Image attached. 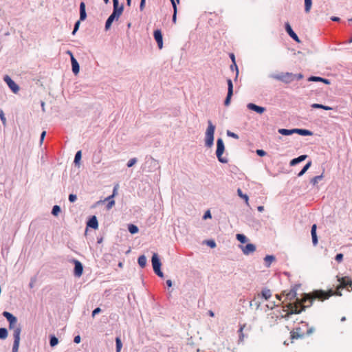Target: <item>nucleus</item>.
Listing matches in <instances>:
<instances>
[{"mask_svg": "<svg viewBox=\"0 0 352 352\" xmlns=\"http://www.w3.org/2000/svg\"><path fill=\"white\" fill-rule=\"evenodd\" d=\"M77 199V197L74 194H70L69 195V201L72 203L74 202Z\"/></svg>", "mask_w": 352, "mask_h": 352, "instance_id": "5fc2aeb1", "label": "nucleus"}, {"mask_svg": "<svg viewBox=\"0 0 352 352\" xmlns=\"http://www.w3.org/2000/svg\"><path fill=\"white\" fill-rule=\"evenodd\" d=\"M87 226L93 229H97L98 227V222L96 216H92L87 221Z\"/></svg>", "mask_w": 352, "mask_h": 352, "instance_id": "a211bd4d", "label": "nucleus"}, {"mask_svg": "<svg viewBox=\"0 0 352 352\" xmlns=\"http://www.w3.org/2000/svg\"><path fill=\"white\" fill-rule=\"evenodd\" d=\"M323 177V175L322 174L320 175H317V176H315L314 177H313L311 179V183L315 186L316 184H318V182L321 180Z\"/></svg>", "mask_w": 352, "mask_h": 352, "instance_id": "79ce46f5", "label": "nucleus"}, {"mask_svg": "<svg viewBox=\"0 0 352 352\" xmlns=\"http://www.w3.org/2000/svg\"><path fill=\"white\" fill-rule=\"evenodd\" d=\"M248 109L250 110L254 111L258 113H263L265 111V108L263 107L258 106L254 103H249L247 105Z\"/></svg>", "mask_w": 352, "mask_h": 352, "instance_id": "2eb2a0df", "label": "nucleus"}, {"mask_svg": "<svg viewBox=\"0 0 352 352\" xmlns=\"http://www.w3.org/2000/svg\"><path fill=\"white\" fill-rule=\"evenodd\" d=\"M278 133L283 135H290L295 133L294 129H280L278 130Z\"/></svg>", "mask_w": 352, "mask_h": 352, "instance_id": "bb28decb", "label": "nucleus"}, {"mask_svg": "<svg viewBox=\"0 0 352 352\" xmlns=\"http://www.w3.org/2000/svg\"><path fill=\"white\" fill-rule=\"evenodd\" d=\"M116 352H120L121 349L122 347V343L120 337L116 338Z\"/></svg>", "mask_w": 352, "mask_h": 352, "instance_id": "c9c22d12", "label": "nucleus"}, {"mask_svg": "<svg viewBox=\"0 0 352 352\" xmlns=\"http://www.w3.org/2000/svg\"><path fill=\"white\" fill-rule=\"evenodd\" d=\"M168 287H170L173 285V283L171 280H167L166 282Z\"/></svg>", "mask_w": 352, "mask_h": 352, "instance_id": "774afa93", "label": "nucleus"}, {"mask_svg": "<svg viewBox=\"0 0 352 352\" xmlns=\"http://www.w3.org/2000/svg\"><path fill=\"white\" fill-rule=\"evenodd\" d=\"M159 168L160 166L157 160H155L152 157L146 158V162L143 170H145L147 172H153Z\"/></svg>", "mask_w": 352, "mask_h": 352, "instance_id": "423d86ee", "label": "nucleus"}, {"mask_svg": "<svg viewBox=\"0 0 352 352\" xmlns=\"http://www.w3.org/2000/svg\"><path fill=\"white\" fill-rule=\"evenodd\" d=\"M227 83H228V94H227V96L224 101V104L226 106H228L230 104L231 97L233 94V84H232V80L228 79Z\"/></svg>", "mask_w": 352, "mask_h": 352, "instance_id": "9d476101", "label": "nucleus"}, {"mask_svg": "<svg viewBox=\"0 0 352 352\" xmlns=\"http://www.w3.org/2000/svg\"><path fill=\"white\" fill-rule=\"evenodd\" d=\"M285 30L287 34L296 42L300 43V40L297 34L294 32L291 25L288 23H285Z\"/></svg>", "mask_w": 352, "mask_h": 352, "instance_id": "4468645a", "label": "nucleus"}, {"mask_svg": "<svg viewBox=\"0 0 352 352\" xmlns=\"http://www.w3.org/2000/svg\"><path fill=\"white\" fill-rule=\"evenodd\" d=\"M46 135V131H43L41 134V138H40V142H41V144L43 142L44 138H45V136Z\"/></svg>", "mask_w": 352, "mask_h": 352, "instance_id": "0e129e2a", "label": "nucleus"}, {"mask_svg": "<svg viewBox=\"0 0 352 352\" xmlns=\"http://www.w3.org/2000/svg\"><path fill=\"white\" fill-rule=\"evenodd\" d=\"M245 326H246L245 324H240L239 329L238 330V333H239L238 342L239 343L243 342L244 340L245 335L243 331V329H245Z\"/></svg>", "mask_w": 352, "mask_h": 352, "instance_id": "b1692460", "label": "nucleus"}, {"mask_svg": "<svg viewBox=\"0 0 352 352\" xmlns=\"http://www.w3.org/2000/svg\"><path fill=\"white\" fill-rule=\"evenodd\" d=\"M335 259L338 262H341L343 260V254L342 253L337 254Z\"/></svg>", "mask_w": 352, "mask_h": 352, "instance_id": "864d4df0", "label": "nucleus"}, {"mask_svg": "<svg viewBox=\"0 0 352 352\" xmlns=\"http://www.w3.org/2000/svg\"><path fill=\"white\" fill-rule=\"evenodd\" d=\"M270 77L287 84L290 83L295 79L294 74L290 72L280 73L278 74H270Z\"/></svg>", "mask_w": 352, "mask_h": 352, "instance_id": "39448f33", "label": "nucleus"}, {"mask_svg": "<svg viewBox=\"0 0 352 352\" xmlns=\"http://www.w3.org/2000/svg\"><path fill=\"white\" fill-rule=\"evenodd\" d=\"M2 315L7 319L9 323H16L17 318L8 311H3Z\"/></svg>", "mask_w": 352, "mask_h": 352, "instance_id": "6ab92c4d", "label": "nucleus"}, {"mask_svg": "<svg viewBox=\"0 0 352 352\" xmlns=\"http://www.w3.org/2000/svg\"><path fill=\"white\" fill-rule=\"evenodd\" d=\"M151 261H152V265H153V268L154 272L158 276L163 278L164 274L161 271V269H160L162 264H161L160 260L158 258V256L157 254H155V253L153 254L152 258H151Z\"/></svg>", "mask_w": 352, "mask_h": 352, "instance_id": "0eeeda50", "label": "nucleus"}, {"mask_svg": "<svg viewBox=\"0 0 352 352\" xmlns=\"http://www.w3.org/2000/svg\"><path fill=\"white\" fill-rule=\"evenodd\" d=\"M237 195L242 199H243L246 203L247 205H249L248 204V196L246 194H243L241 188L237 189Z\"/></svg>", "mask_w": 352, "mask_h": 352, "instance_id": "473e14b6", "label": "nucleus"}, {"mask_svg": "<svg viewBox=\"0 0 352 352\" xmlns=\"http://www.w3.org/2000/svg\"><path fill=\"white\" fill-rule=\"evenodd\" d=\"M296 296V291L294 289H291L288 293L286 294V298L288 300H293Z\"/></svg>", "mask_w": 352, "mask_h": 352, "instance_id": "c756f323", "label": "nucleus"}, {"mask_svg": "<svg viewBox=\"0 0 352 352\" xmlns=\"http://www.w3.org/2000/svg\"><path fill=\"white\" fill-rule=\"evenodd\" d=\"M115 20L117 21L118 19L111 13L105 22V30H108L111 28L112 23Z\"/></svg>", "mask_w": 352, "mask_h": 352, "instance_id": "4be33fe9", "label": "nucleus"}, {"mask_svg": "<svg viewBox=\"0 0 352 352\" xmlns=\"http://www.w3.org/2000/svg\"><path fill=\"white\" fill-rule=\"evenodd\" d=\"M261 295L265 300H268L271 297L272 293L269 289L265 288L262 290Z\"/></svg>", "mask_w": 352, "mask_h": 352, "instance_id": "2f4dec72", "label": "nucleus"}, {"mask_svg": "<svg viewBox=\"0 0 352 352\" xmlns=\"http://www.w3.org/2000/svg\"><path fill=\"white\" fill-rule=\"evenodd\" d=\"M113 6V9L112 14L115 15L118 19H119L123 12L124 6L122 4L120 6L119 4H116Z\"/></svg>", "mask_w": 352, "mask_h": 352, "instance_id": "dca6fc26", "label": "nucleus"}, {"mask_svg": "<svg viewBox=\"0 0 352 352\" xmlns=\"http://www.w3.org/2000/svg\"><path fill=\"white\" fill-rule=\"evenodd\" d=\"M16 323H9V329L14 330L15 328L20 327L19 326H16Z\"/></svg>", "mask_w": 352, "mask_h": 352, "instance_id": "052dcab7", "label": "nucleus"}, {"mask_svg": "<svg viewBox=\"0 0 352 352\" xmlns=\"http://www.w3.org/2000/svg\"><path fill=\"white\" fill-rule=\"evenodd\" d=\"M207 218H211V214L209 210L206 211L204 215V219H206Z\"/></svg>", "mask_w": 352, "mask_h": 352, "instance_id": "e2e57ef3", "label": "nucleus"}, {"mask_svg": "<svg viewBox=\"0 0 352 352\" xmlns=\"http://www.w3.org/2000/svg\"><path fill=\"white\" fill-rule=\"evenodd\" d=\"M71 63H72V69L73 73L75 75L78 74L79 73L80 66H79V64H78L77 60L74 58V56H72Z\"/></svg>", "mask_w": 352, "mask_h": 352, "instance_id": "f3484780", "label": "nucleus"}, {"mask_svg": "<svg viewBox=\"0 0 352 352\" xmlns=\"http://www.w3.org/2000/svg\"><path fill=\"white\" fill-rule=\"evenodd\" d=\"M230 69L234 71L235 70L236 71V78H237L238 76V74H239V69H238V67H237V65L236 63V61H234L232 65H230Z\"/></svg>", "mask_w": 352, "mask_h": 352, "instance_id": "49530a36", "label": "nucleus"}, {"mask_svg": "<svg viewBox=\"0 0 352 352\" xmlns=\"http://www.w3.org/2000/svg\"><path fill=\"white\" fill-rule=\"evenodd\" d=\"M153 36L157 42V46L160 49L163 47V36L160 30H155L153 32Z\"/></svg>", "mask_w": 352, "mask_h": 352, "instance_id": "ddd939ff", "label": "nucleus"}, {"mask_svg": "<svg viewBox=\"0 0 352 352\" xmlns=\"http://www.w3.org/2000/svg\"><path fill=\"white\" fill-rule=\"evenodd\" d=\"M8 336V330L6 328H0V339L4 340Z\"/></svg>", "mask_w": 352, "mask_h": 352, "instance_id": "ea45409f", "label": "nucleus"}, {"mask_svg": "<svg viewBox=\"0 0 352 352\" xmlns=\"http://www.w3.org/2000/svg\"><path fill=\"white\" fill-rule=\"evenodd\" d=\"M0 119L3 126L6 125L7 121L3 111L0 109Z\"/></svg>", "mask_w": 352, "mask_h": 352, "instance_id": "c03bdc74", "label": "nucleus"}, {"mask_svg": "<svg viewBox=\"0 0 352 352\" xmlns=\"http://www.w3.org/2000/svg\"><path fill=\"white\" fill-rule=\"evenodd\" d=\"M138 263L142 268H144L146 265V257L144 255L140 256Z\"/></svg>", "mask_w": 352, "mask_h": 352, "instance_id": "cd10ccee", "label": "nucleus"}, {"mask_svg": "<svg viewBox=\"0 0 352 352\" xmlns=\"http://www.w3.org/2000/svg\"><path fill=\"white\" fill-rule=\"evenodd\" d=\"M311 162H307L305 166L304 167L302 168V169L298 173V177H301L305 173L306 171L309 168V167L311 166Z\"/></svg>", "mask_w": 352, "mask_h": 352, "instance_id": "7c9ffc66", "label": "nucleus"}, {"mask_svg": "<svg viewBox=\"0 0 352 352\" xmlns=\"http://www.w3.org/2000/svg\"><path fill=\"white\" fill-rule=\"evenodd\" d=\"M215 126L211 120H208V127L205 133V146L207 148H211L214 144V134Z\"/></svg>", "mask_w": 352, "mask_h": 352, "instance_id": "7ed1b4c3", "label": "nucleus"}, {"mask_svg": "<svg viewBox=\"0 0 352 352\" xmlns=\"http://www.w3.org/2000/svg\"><path fill=\"white\" fill-rule=\"evenodd\" d=\"M294 132L295 133H298L300 135L304 136L311 135L313 134V133L311 131L304 129H294Z\"/></svg>", "mask_w": 352, "mask_h": 352, "instance_id": "393cba45", "label": "nucleus"}, {"mask_svg": "<svg viewBox=\"0 0 352 352\" xmlns=\"http://www.w3.org/2000/svg\"><path fill=\"white\" fill-rule=\"evenodd\" d=\"M256 152V154L260 157H263L266 155V152L262 149H257Z\"/></svg>", "mask_w": 352, "mask_h": 352, "instance_id": "6e6d98bb", "label": "nucleus"}, {"mask_svg": "<svg viewBox=\"0 0 352 352\" xmlns=\"http://www.w3.org/2000/svg\"><path fill=\"white\" fill-rule=\"evenodd\" d=\"M80 20L75 23L74 27V30H73V32H72V35H74L76 34V32L78 31V30L79 28V26H80Z\"/></svg>", "mask_w": 352, "mask_h": 352, "instance_id": "09e8293b", "label": "nucleus"}, {"mask_svg": "<svg viewBox=\"0 0 352 352\" xmlns=\"http://www.w3.org/2000/svg\"><path fill=\"white\" fill-rule=\"evenodd\" d=\"M307 156L306 155H300L299 157L292 160L290 161L289 164H290V166H295V165L298 164V163L304 161L307 158Z\"/></svg>", "mask_w": 352, "mask_h": 352, "instance_id": "5701e85b", "label": "nucleus"}, {"mask_svg": "<svg viewBox=\"0 0 352 352\" xmlns=\"http://www.w3.org/2000/svg\"><path fill=\"white\" fill-rule=\"evenodd\" d=\"M236 237V239L241 243H245L248 241V238L243 234H237Z\"/></svg>", "mask_w": 352, "mask_h": 352, "instance_id": "4c0bfd02", "label": "nucleus"}, {"mask_svg": "<svg viewBox=\"0 0 352 352\" xmlns=\"http://www.w3.org/2000/svg\"><path fill=\"white\" fill-rule=\"evenodd\" d=\"M58 343V340L55 336H50V344L52 347L56 346Z\"/></svg>", "mask_w": 352, "mask_h": 352, "instance_id": "f704fd0d", "label": "nucleus"}, {"mask_svg": "<svg viewBox=\"0 0 352 352\" xmlns=\"http://www.w3.org/2000/svg\"><path fill=\"white\" fill-rule=\"evenodd\" d=\"M276 260V257L273 255H267L264 258L265 265L270 267L272 263Z\"/></svg>", "mask_w": 352, "mask_h": 352, "instance_id": "a878e982", "label": "nucleus"}, {"mask_svg": "<svg viewBox=\"0 0 352 352\" xmlns=\"http://www.w3.org/2000/svg\"><path fill=\"white\" fill-rule=\"evenodd\" d=\"M146 3V0H141L140 4V10L142 11L144 10Z\"/></svg>", "mask_w": 352, "mask_h": 352, "instance_id": "bf43d9fd", "label": "nucleus"}, {"mask_svg": "<svg viewBox=\"0 0 352 352\" xmlns=\"http://www.w3.org/2000/svg\"><path fill=\"white\" fill-rule=\"evenodd\" d=\"M301 325L302 327H297L291 331L292 339L302 338L305 335H311L314 331L313 327L308 328V324L305 322H301Z\"/></svg>", "mask_w": 352, "mask_h": 352, "instance_id": "f03ea898", "label": "nucleus"}, {"mask_svg": "<svg viewBox=\"0 0 352 352\" xmlns=\"http://www.w3.org/2000/svg\"><path fill=\"white\" fill-rule=\"evenodd\" d=\"M311 107L314 109H324V110H331V107H330L329 106H325V105H323L321 104H318V103L312 104Z\"/></svg>", "mask_w": 352, "mask_h": 352, "instance_id": "c85d7f7f", "label": "nucleus"}, {"mask_svg": "<svg viewBox=\"0 0 352 352\" xmlns=\"http://www.w3.org/2000/svg\"><path fill=\"white\" fill-rule=\"evenodd\" d=\"M240 248L245 255H249L256 251V245L252 243H248L246 245H240Z\"/></svg>", "mask_w": 352, "mask_h": 352, "instance_id": "9b49d317", "label": "nucleus"}, {"mask_svg": "<svg viewBox=\"0 0 352 352\" xmlns=\"http://www.w3.org/2000/svg\"><path fill=\"white\" fill-rule=\"evenodd\" d=\"M128 230L129 231V232L131 234H136L138 232V228L135 226V225H133V224H129V226H128Z\"/></svg>", "mask_w": 352, "mask_h": 352, "instance_id": "e433bc0d", "label": "nucleus"}, {"mask_svg": "<svg viewBox=\"0 0 352 352\" xmlns=\"http://www.w3.org/2000/svg\"><path fill=\"white\" fill-rule=\"evenodd\" d=\"M21 327L15 328L13 332L14 343L12 349V352H18L20 343V334Z\"/></svg>", "mask_w": 352, "mask_h": 352, "instance_id": "6e6552de", "label": "nucleus"}, {"mask_svg": "<svg viewBox=\"0 0 352 352\" xmlns=\"http://www.w3.org/2000/svg\"><path fill=\"white\" fill-rule=\"evenodd\" d=\"M322 78H323L318 77V76H311L309 78V80H310V81H315V82H318V81L321 82L322 80Z\"/></svg>", "mask_w": 352, "mask_h": 352, "instance_id": "8fccbe9b", "label": "nucleus"}, {"mask_svg": "<svg viewBox=\"0 0 352 352\" xmlns=\"http://www.w3.org/2000/svg\"><path fill=\"white\" fill-rule=\"evenodd\" d=\"M60 212V208L58 205H55L53 206L52 210V214L54 216H57Z\"/></svg>", "mask_w": 352, "mask_h": 352, "instance_id": "37998d69", "label": "nucleus"}, {"mask_svg": "<svg viewBox=\"0 0 352 352\" xmlns=\"http://www.w3.org/2000/svg\"><path fill=\"white\" fill-rule=\"evenodd\" d=\"M207 245L210 246L212 248H214L216 247V243L213 240H210L207 241Z\"/></svg>", "mask_w": 352, "mask_h": 352, "instance_id": "13d9d810", "label": "nucleus"}, {"mask_svg": "<svg viewBox=\"0 0 352 352\" xmlns=\"http://www.w3.org/2000/svg\"><path fill=\"white\" fill-rule=\"evenodd\" d=\"M3 80L6 82L9 88L14 93L16 94L19 91V87L14 82V81L8 75L3 77Z\"/></svg>", "mask_w": 352, "mask_h": 352, "instance_id": "1a4fd4ad", "label": "nucleus"}, {"mask_svg": "<svg viewBox=\"0 0 352 352\" xmlns=\"http://www.w3.org/2000/svg\"><path fill=\"white\" fill-rule=\"evenodd\" d=\"M331 20L333 21L338 22L340 21V19L338 16H331Z\"/></svg>", "mask_w": 352, "mask_h": 352, "instance_id": "338daca9", "label": "nucleus"}, {"mask_svg": "<svg viewBox=\"0 0 352 352\" xmlns=\"http://www.w3.org/2000/svg\"><path fill=\"white\" fill-rule=\"evenodd\" d=\"M115 205V201L113 199L108 201V204L107 205V209H111Z\"/></svg>", "mask_w": 352, "mask_h": 352, "instance_id": "603ef678", "label": "nucleus"}, {"mask_svg": "<svg viewBox=\"0 0 352 352\" xmlns=\"http://www.w3.org/2000/svg\"><path fill=\"white\" fill-rule=\"evenodd\" d=\"M93 162L94 163L99 164L101 162V157L99 155H95L93 157Z\"/></svg>", "mask_w": 352, "mask_h": 352, "instance_id": "3c124183", "label": "nucleus"}, {"mask_svg": "<svg viewBox=\"0 0 352 352\" xmlns=\"http://www.w3.org/2000/svg\"><path fill=\"white\" fill-rule=\"evenodd\" d=\"M137 162H138V160H137V158H136V157L131 158V159H130V160L128 161L126 166H127V167H128V168H131V167H132L134 164H135L137 163Z\"/></svg>", "mask_w": 352, "mask_h": 352, "instance_id": "a18cd8bd", "label": "nucleus"}, {"mask_svg": "<svg viewBox=\"0 0 352 352\" xmlns=\"http://www.w3.org/2000/svg\"><path fill=\"white\" fill-rule=\"evenodd\" d=\"M80 340H81L80 336L79 335H78L74 337V342L76 344H78V343H80Z\"/></svg>", "mask_w": 352, "mask_h": 352, "instance_id": "680f3d73", "label": "nucleus"}, {"mask_svg": "<svg viewBox=\"0 0 352 352\" xmlns=\"http://www.w3.org/2000/svg\"><path fill=\"white\" fill-rule=\"evenodd\" d=\"M225 151V146L223 141L221 138H218L217 140V150H216V155L218 160L223 164L228 163V160L226 157L222 156L223 152Z\"/></svg>", "mask_w": 352, "mask_h": 352, "instance_id": "20e7f679", "label": "nucleus"}, {"mask_svg": "<svg viewBox=\"0 0 352 352\" xmlns=\"http://www.w3.org/2000/svg\"><path fill=\"white\" fill-rule=\"evenodd\" d=\"M327 298L328 296L324 292L316 291L314 293V298H311L309 295L305 294V297L302 300L298 298H296L297 305H289L290 311L285 316V318L286 319H288L289 316L292 314H298L301 313L302 311L305 309L306 307H310L312 305L313 300L316 298H318L321 300H323L324 299H327Z\"/></svg>", "mask_w": 352, "mask_h": 352, "instance_id": "f257e3e1", "label": "nucleus"}, {"mask_svg": "<svg viewBox=\"0 0 352 352\" xmlns=\"http://www.w3.org/2000/svg\"><path fill=\"white\" fill-rule=\"evenodd\" d=\"M226 134H227V135L228 137H231V138H233L234 139H239V135L236 133H235L234 132H232V131H230L229 130L227 131Z\"/></svg>", "mask_w": 352, "mask_h": 352, "instance_id": "de8ad7c7", "label": "nucleus"}, {"mask_svg": "<svg viewBox=\"0 0 352 352\" xmlns=\"http://www.w3.org/2000/svg\"><path fill=\"white\" fill-rule=\"evenodd\" d=\"M316 228H317L316 225L314 224L311 226V230L312 243H313V245L314 246H316L318 244V236H317V234H316Z\"/></svg>", "mask_w": 352, "mask_h": 352, "instance_id": "412c9836", "label": "nucleus"}, {"mask_svg": "<svg viewBox=\"0 0 352 352\" xmlns=\"http://www.w3.org/2000/svg\"><path fill=\"white\" fill-rule=\"evenodd\" d=\"M294 76H295V79H297V80H300L303 78V75L301 74H294Z\"/></svg>", "mask_w": 352, "mask_h": 352, "instance_id": "69168bd1", "label": "nucleus"}, {"mask_svg": "<svg viewBox=\"0 0 352 352\" xmlns=\"http://www.w3.org/2000/svg\"><path fill=\"white\" fill-rule=\"evenodd\" d=\"M81 157H82V153H81V151H78L76 152V155H75V157H74V164L76 165L78 164H79V162L80 160H81Z\"/></svg>", "mask_w": 352, "mask_h": 352, "instance_id": "a19ab883", "label": "nucleus"}, {"mask_svg": "<svg viewBox=\"0 0 352 352\" xmlns=\"http://www.w3.org/2000/svg\"><path fill=\"white\" fill-rule=\"evenodd\" d=\"M74 274L76 277H80L82 274L83 266L82 264L78 260H74Z\"/></svg>", "mask_w": 352, "mask_h": 352, "instance_id": "f8f14e48", "label": "nucleus"}, {"mask_svg": "<svg viewBox=\"0 0 352 352\" xmlns=\"http://www.w3.org/2000/svg\"><path fill=\"white\" fill-rule=\"evenodd\" d=\"M87 18V13L85 10V3L82 1L80 3V21H84Z\"/></svg>", "mask_w": 352, "mask_h": 352, "instance_id": "aec40b11", "label": "nucleus"}, {"mask_svg": "<svg viewBox=\"0 0 352 352\" xmlns=\"http://www.w3.org/2000/svg\"><path fill=\"white\" fill-rule=\"evenodd\" d=\"M170 1L172 3L173 10H174V13H173V22L175 23L176 17H177L176 16V15H177V4H176V1H175L174 0H170Z\"/></svg>", "mask_w": 352, "mask_h": 352, "instance_id": "58836bf2", "label": "nucleus"}, {"mask_svg": "<svg viewBox=\"0 0 352 352\" xmlns=\"http://www.w3.org/2000/svg\"><path fill=\"white\" fill-rule=\"evenodd\" d=\"M100 312L101 309L100 307H97L93 310L91 316L92 317H94L96 315L98 314Z\"/></svg>", "mask_w": 352, "mask_h": 352, "instance_id": "4d7b16f0", "label": "nucleus"}, {"mask_svg": "<svg viewBox=\"0 0 352 352\" xmlns=\"http://www.w3.org/2000/svg\"><path fill=\"white\" fill-rule=\"evenodd\" d=\"M312 0H305V11L309 13L311 8Z\"/></svg>", "mask_w": 352, "mask_h": 352, "instance_id": "72a5a7b5", "label": "nucleus"}]
</instances>
